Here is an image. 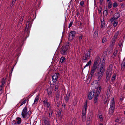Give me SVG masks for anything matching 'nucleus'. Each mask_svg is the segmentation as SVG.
Returning <instances> with one entry per match:
<instances>
[{
    "label": "nucleus",
    "mask_w": 125,
    "mask_h": 125,
    "mask_svg": "<svg viewBox=\"0 0 125 125\" xmlns=\"http://www.w3.org/2000/svg\"><path fill=\"white\" fill-rule=\"evenodd\" d=\"M105 71V68L103 67H100L99 69L95 74V75L97 78L98 81L101 80Z\"/></svg>",
    "instance_id": "f257e3e1"
},
{
    "label": "nucleus",
    "mask_w": 125,
    "mask_h": 125,
    "mask_svg": "<svg viewBox=\"0 0 125 125\" xmlns=\"http://www.w3.org/2000/svg\"><path fill=\"white\" fill-rule=\"evenodd\" d=\"M69 44L68 42L66 43L65 45L62 46L61 48L60 52L62 55H64L67 54L68 52V49Z\"/></svg>",
    "instance_id": "f03ea898"
},
{
    "label": "nucleus",
    "mask_w": 125,
    "mask_h": 125,
    "mask_svg": "<svg viewBox=\"0 0 125 125\" xmlns=\"http://www.w3.org/2000/svg\"><path fill=\"white\" fill-rule=\"evenodd\" d=\"M112 65L110 64L108 68L106 73V78L107 80L110 79V78L112 75Z\"/></svg>",
    "instance_id": "7ed1b4c3"
},
{
    "label": "nucleus",
    "mask_w": 125,
    "mask_h": 125,
    "mask_svg": "<svg viewBox=\"0 0 125 125\" xmlns=\"http://www.w3.org/2000/svg\"><path fill=\"white\" fill-rule=\"evenodd\" d=\"M97 62H94L93 65L91 70L90 74L91 76H93L97 68Z\"/></svg>",
    "instance_id": "20e7f679"
},
{
    "label": "nucleus",
    "mask_w": 125,
    "mask_h": 125,
    "mask_svg": "<svg viewBox=\"0 0 125 125\" xmlns=\"http://www.w3.org/2000/svg\"><path fill=\"white\" fill-rule=\"evenodd\" d=\"M31 21V17L29 18L28 21L27 23L25 29L24 31L25 32H27V33H29L30 29L31 27V24H30V21Z\"/></svg>",
    "instance_id": "39448f33"
},
{
    "label": "nucleus",
    "mask_w": 125,
    "mask_h": 125,
    "mask_svg": "<svg viewBox=\"0 0 125 125\" xmlns=\"http://www.w3.org/2000/svg\"><path fill=\"white\" fill-rule=\"evenodd\" d=\"M101 90V88L100 87H99L97 88L94 100V102L95 103H96L97 102L98 100L97 96H99Z\"/></svg>",
    "instance_id": "423d86ee"
},
{
    "label": "nucleus",
    "mask_w": 125,
    "mask_h": 125,
    "mask_svg": "<svg viewBox=\"0 0 125 125\" xmlns=\"http://www.w3.org/2000/svg\"><path fill=\"white\" fill-rule=\"evenodd\" d=\"M28 113L27 108V107H25L22 110L21 113V115L23 118H25L27 117Z\"/></svg>",
    "instance_id": "0eeeda50"
},
{
    "label": "nucleus",
    "mask_w": 125,
    "mask_h": 125,
    "mask_svg": "<svg viewBox=\"0 0 125 125\" xmlns=\"http://www.w3.org/2000/svg\"><path fill=\"white\" fill-rule=\"evenodd\" d=\"M76 35V32L74 31H72L69 34L68 38L69 41H71L74 38Z\"/></svg>",
    "instance_id": "6e6552de"
},
{
    "label": "nucleus",
    "mask_w": 125,
    "mask_h": 125,
    "mask_svg": "<svg viewBox=\"0 0 125 125\" xmlns=\"http://www.w3.org/2000/svg\"><path fill=\"white\" fill-rule=\"evenodd\" d=\"M87 100L84 103L83 107V108L82 111V115H86V113L87 107Z\"/></svg>",
    "instance_id": "1a4fd4ad"
},
{
    "label": "nucleus",
    "mask_w": 125,
    "mask_h": 125,
    "mask_svg": "<svg viewBox=\"0 0 125 125\" xmlns=\"http://www.w3.org/2000/svg\"><path fill=\"white\" fill-rule=\"evenodd\" d=\"M106 60V58L104 57H102L100 59V62L99 65H101L100 67H102L104 68H105V62Z\"/></svg>",
    "instance_id": "9d476101"
},
{
    "label": "nucleus",
    "mask_w": 125,
    "mask_h": 125,
    "mask_svg": "<svg viewBox=\"0 0 125 125\" xmlns=\"http://www.w3.org/2000/svg\"><path fill=\"white\" fill-rule=\"evenodd\" d=\"M120 17V14L119 13H116L115 14L113 18H111L110 21L111 22H113L114 21L116 20Z\"/></svg>",
    "instance_id": "9b49d317"
},
{
    "label": "nucleus",
    "mask_w": 125,
    "mask_h": 125,
    "mask_svg": "<svg viewBox=\"0 0 125 125\" xmlns=\"http://www.w3.org/2000/svg\"><path fill=\"white\" fill-rule=\"evenodd\" d=\"M96 93V92H95V91L94 90H93L91 92H90L89 93L88 95V98L90 100H91L94 97V94L95 95Z\"/></svg>",
    "instance_id": "f8f14e48"
},
{
    "label": "nucleus",
    "mask_w": 125,
    "mask_h": 125,
    "mask_svg": "<svg viewBox=\"0 0 125 125\" xmlns=\"http://www.w3.org/2000/svg\"><path fill=\"white\" fill-rule=\"evenodd\" d=\"M101 25L100 27L102 29H104L106 27V25L105 24V22L104 18L101 19Z\"/></svg>",
    "instance_id": "ddd939ff"
},
{
    "label": "nucleus",
    "mask_w": 125,
    "mask_h": 125,
    "mask_svg": "<svg viewBox=\"0 0 125 125\" xmlns=\"http://www.w3.org/2000/svg\"><path fill=\"white\" fill-rule=\"evenodd\" d=\"M115 103L114 100V98H113L110 102V108H115Z\"/></svg>",
    "instance_id": "4468645a"
},
{
    "label": "nucleus",
    "mask_w": 125,
    "mask_h": 125,
    "mask_svg": "<svg viewBox=\"0 0 125 125\" xmlns=\"http://www.w3.org/2000/svg\"><path fill=\"white\" fill-rule=\"evenodd\" d=\"M125 68V58H124L122 61L121 64V69L122 70H124Z\"/></svg>",
    "instance_id": "2eb2a0df"
},
{
    "label": "nucleus",
    "mask_w": 125,
    "mask_h": 125,
    "mask_svg": "<svg viewBox=\"0 0 125 125\" xmlns=\"http://www.w3.org/2000/svg\"><path fill=\"white\" fill-rule=\"evenodd\" d=\"M70 96V93H67V94L66 96L64 97V99L66 102L67 103L68 102Z\"/></svg>",
    "instance_id": "dca6fc26"
},
{
    "label": "nucleus",
    "mask_w": 125,
    "mask_h": 125,
    "mask_svg": "<svg viewBox=\"0 0 125 125\" xmlns=\"http://www.w3.org/2000/svg\"><path fill=\"white\" fill-rule=\"evenodd\" d=\"M116 39L115 38H113L111 41V44L110 46L112 48V49L113 48L114 45L115 44Z\"/></svg>",
    "instance_id": "f3484780"
},
{
    "label": "nucleus",
    "mask_w": 125,
    "mask_h": 125,
    "mask_svg": "<svg viewBox=\"0 0 125 125\" xmlns=\"http://www.w3.org/2000/svg\"><path fill=\"white\" fill-rule=\"evenodd\" d=\"M47 91L48 95L49 97L51 96V94L52 92V89L51 88H50L47 89Z\"/></svg>",
    "instance_id": "a211bd4d"
},
{
    "label": "nucleus",
    "mask_w": 125,
    "mask_h": 125,
    "mask_svg": "<svg viewBox=\"0 0 125 125\" xmlns=\"http://www.w3.org/2000/svg\"><path fill=\"white\" fill-rule=\"evenodd\" d=\"M6 81L5 80V79L4 78H2L1 80V85L0 86H1V87L3 88L4 86V85L5 83H6Z\"/></svg>",
    "instance_id": "6ab92c4d"
},
{
    "label": "nucleus",
    "mask_w": 125,
    "mask_h": 125,
    "mask_svg": "<svg viewBox=\"0 0 125 125\" xmlns=\"http://www.w3.org/2000/svg\"><path fill=\"white\" fill-rule=\"evenodd\" d=\"M115 108H110L109 110V114L111 115H113L114 112Z\"/></svg>",
    "instance_id": "aec40b11"
},
{
    "label": "nucleus",
    "mask_w": 125,
    "mask_h": 125,
    "mask_svg": "<svg viewBox=\"0 0 125 125\" xmlns=\"http://www.w3.org/2000/svg\"><path fill=\"white\" fill-rule=\"evenodd\" d=\"M98 35V31L97 30H96L93 35V37L94 38L97 37Z\"/></svg>",
    "instance_id": "412c9836"
},
{
    "label": "nucleus",
    "mask_w": 125,
    "mask_h": 125,
    "mask_svg": "<svg viewBox=\"0 0 125 125\" xmlns=\"http://www.w3.org/2000/svg\"><path fill=\"white\" fill-rule=\"evenodd\" d=\"M39 95H38L35 98L34 101V102L33 103V104H37V103L38 102V100L39 99Z\"/></svg>",
    "instance_id": "4be33fe9"
},
{
    "label": "nucleus",
    "mask_w": 125,
    "mask_h": 125,
    "mask_svg": "<svg viewBox=\"0 0 125 125\" xmlns=\"http://www.w3.org/2000/svg\"><path fill=\"white\" fill-rule=\"evenodd\" d=\"M17 121L16 122L17 124L18 125L21 123V118L20 117H17Z\"/></svg>",
    "instance_id": "5701e85b"
},
{
    "label": "nucleus",
    "mask_w": 125,
    "mask_h": 125,
    "mask_svg": "<svg viewBox=\"0 0 125 125\" xmlns=\"http://www.w3.org/2000/svg\"><path fill=\"white\" fill-rule=\"evenodd\" d=\"M60 94V92L58 91V90L57 92L56 93V99L58 100L59 98V96Z\"/></svg>",
    "instance_id": "b1692460"
},
{
    "label": "nucleus",
    "mask_w": 125,
    "mask_h": 125,
    "mask_svg": "<svg viewBox=\"0 0 125 125\" xmlns=\"http://www.w3.org/2000/svg\"><path fill=\"white\" fill-rule=\"evenodd\" d=\"M91 60H90L87 63L86 65L84 67V69L88 66H90L91 65Z\"/></svg>",
    "instance_id": "393cba45"
},
{
    "label": "nucleus",
    "mask_w": 125,
    "mask_h": 125,
    "mask_svg": "<svg viewBox=\"0 0 125 125\" xmlns=\"http://www.w3.org/2000/svg\"><path fill=\"white\" fill-rule=\"evenodd\" d=\"M89 59V58L87 57L86 55L83 56L82 58V60L85 61L84 62H86Z\"/></svg>",
    "instance_id": "a878e982"
},
{
    "label": "nucleus",
    "mask_w": 125,
    "mask_h": 125,
    "mask_svg": "<svg viewBox=\"0 0 125 125\" xmlns=\"http://www.w3.org/2000/svg\"><path fill=\"white\" fill-rule=\"evenodd\" d=\"M62 40V39L61 38V40H60V43H59V46H58V47L57 50H56V51L57 52H58L59 51V50H60V45L61 43Z\"/></svg>",
    "instance_id": "bb28decb"
},
{
    "label": "nucleus",
    "mask_w": 125,
    "mask_h": 125,
    "mask_svg": "<svg viewBox=\"0 0 125 125\" xmlns=\"http://www.w3.org/2000/svg\"><path fill=\"white\" fill-rule=\"evenodd\" d=\"M116 77V75L115 73L113 75L111 79V81L113 82L114 81Z\"/></svg>",
    "instance_id": "cd10ccee"
},
{
    "label": "nucleus",
    "mask_w": 125,
    "mask_h": 125,
    "mask_svg": "<svg viewBox=\"0 0 125 125\" xmlns=\"http://www.w3.org/2000/svg\"><path fill=\"white\" fill-rule=\"evenodd\" d=\"M65 58L63 57H61L60 59V62L61 63H63L64 61Z\"/></svg>",
    "instance_id": "c85d7f7f"
},
{
    "label": "nucleus",
    "mask_w": 125,
    "mask_h": 125,
    "mask_svg": "<svg viewBox=\"0 0 125 125\" xmlns=\"http://www.w3.org/2000/svg\"><path fill=\"white\" fill-rule=\"evenodd\" d=\"M88 58L90 57V51H88L86 52V54L85 55Z\"/></svg>",
    "instance_id": "c756f323"
},
{
    "label": "nucleus",
    "mask_w": 125,
    "mask_h": 125,
    "mask_svg": "<svg viewBox=\"0 0 125 125\" xmlns=\"http://www.w3.org/2000/svg\"><path fill=\"white\" fill-rule=\"evenodd\" d=\"M92 118L91 117L88 116L87 120V123H91V122Z\"/></svg>",
    "instance_id": "7c9ffc66"
},
{
    "label": "nucleus",
    "mask_w": 125,
    "mask_h": 125,
    "mask_svg": "<svg viewBox=\"0 0 125 125\" xmlns=\"http://www.w3.org/2000/svg\"><path fill=\"white\" fill-rule=\"evenodd\" d=\"M118 51L117 50H115L113 53V55H112L113 56H114L113 57H115V56L116 55L117 53V52Z\"/></svg>",
    "instance_id": "2f4dec72"
},
{
    "label": "nucleus",
    "mask_w": 125,
    "mask_h": 125,
    "mask_svg": "<svg viewBox=\"0 0 125 125\" xmlns=\"http://www.w3.org/2000/svg\"><path fill=\"white\" fill-rule=\"evenodd\" d=\"M103 14L105 15H107L108 14L107 9V8H106L104 10Z\"/></svg>",
    "instance_id": "473e14b6"
},
{
    "label": "nucleus",
    "mask_w": 125,
    "mask_h": 125,
    "mask_svg": "<svg viewBox=\"0 0 125 125\" xmlns=\"http://www.w3.org/2000/svg\"><path fill=\"white\" fill-rule=\"evenodd\" d=\"M45 123V125H50L49 122L47 121L45 119L43 120Z\"/></svg>",
    "instance_id": "72a5a7b5"
},
{
    "label": "nucleus",
    "mask_w": 125,
    "mask_h": 125,
    "mask_svg": "<svg viewBox=\"0 0 125 125\" xmlns=\"http://www.w3.org/2000/svg\"><path fill=\"white\" fill-rule=\"evenodd\" d=\"M113 22H114V23L113 24V26L115 27H116L118 24V22L116 20L114 21Z\"/></svg>",
    "instance_id": "f704fd0d"
},
{
    "label": "nucleus",
    "mask_w": 125,
    "mask_h": 125,
    "mask_svg": "<svg viewBox=\"0 0 125 125\" xmlns=\"http://www.w3.org/2000/svg\"><path fill=\"white\" fill-rule=\"evenodd\" d=\"M77 100L76 99H74L73 103V105L74 106H75L77 104Z\"/></svg>",
    "instance_id": "c9c22d12"
},
{
    "label": "nucleus",
    "mask_w": 125,
    "mask_h": 125,
    "mask_svg": "<svg viewBox=\"0 0 125 125\" xmlns=\"http://www.w3.org/2000/svg\"><path fill=\"white\" fill-rule=\"evenodd\" d=\"M82 120L83 122H84L86 120V115H82Z\"/></svg>",
    "instance_id": "e433bc0d"
},
{
    "label": "nucleus",
    "mask_w": 125,
    "mask_h": 125,
    "mask_svg": "<svg viewBox=\"0 0 125 125\" xmlns=\"http://www.w3.org/2000/svg\"><path fill=\"white\" fill-rule=\"evenodd\" d=\"M23 16H22L20 18L19 20L20 22L19 23L21 24L22 22L23 18Z\"/></svg>",
    "instance_id": "4c0bfd02"
},
{
    "label": "nucleus",
    "mask_w": 125,
    "mask_h": 125,
    "mask_svg": "<svg viewBox=\"0 0 125 125\" xmlns=\"http://www.w3.org/2000/svg\"><path fill=\"white\" fill-rule=\"evenodd\" d=\"M76 122L75 119H73L71 123L72 125H75Z\"/></svg>",
    "instance_id": "58836bf2"
},
{
    "label": "nucleus",
    "mask_w": 125,
    "mask_h": 125,
    "mask_svg": "<svg viewBox=\"0 0 125 125\" xmlns=\"http://www.w3.org/2000/svg\"><path fill=\"white\" fill-rule=\"evenodd\" d=\"M118 6V4L116 2H114L113 3V7L114 8H116Z\"/></svg>",
    "instance_id": "ea45409f"
},
{
    "label": "nucleus",
    "mask_w": 125,
    "mask_h": 125,
    "mask_svg": "<svg viewBox=\"0 0 125 125\" xmlns=\"http://www.w3.org/2000/svg\"><path fill=\"white\" fill-rule=\"evenodd\" d=\"M62 109H61L60 108V109L58 110V111L57 114L58 115L60 116L61 114V111H62Z\"/></svg>",
    "instance_id": "a19ab883"
},
{
    "label": "nucleus",
    "mask_w": 125,
    "mask_h": 125,
    "mask_svg": "<svg viewBox=\"0 0 125 125\" xmlns=\"http://www.w3.org/2000/svg\"><path fill=\"white\" fill-rule=\"evenodd\" d=\"M106 40L105 37H103L102 40V43H104L106 42Z\"/></svg>",
    "instance_id": "79ce46f5"
},
{
    "label": "nucleus",
    "mask_w": 125,
    "mask_h": 125,
    "mask_svg": "<svg viewBox=\"0 0 125 125\" xmlns=\"http://www.w3.org/2000/svg\"><path fill=\"white\" fill-rule=\"evenodd\" d=\"M79 41H80L82 39V38L83 37V35L81 34H80L79 35Z\"/></svg>",
    "instance_id": "37998d69"
},
{
    "label": "nucleus",
    "mask_w": 125,
    "mask_h": 125,
    "mask_svg": "<svg viewBox=\"0 0 125 125\" xmlns=\"http://www.w3.org/2000/svg\"><path fill=\"white\" fill-rule=\"evenodd\" d=\"M99 118L100 119V120L101 121H103V119L102 118V116L101 115H100L98 116Z\"/></svg>",
    "instance_id": "c03bdc74"
},
{
    "label": "nucleus",
    "mask_w": 125,
    "mask_h": 125,
    "mask_svg": "<svg viewBox=\"0 0 125 125\" xmlns=\"http://www.w3.org/2000/svg\"><path fill=\"white\" fill-rule=\"evenodd\" d=\"M112 7V4L111 2H109L108 3V8L110 9Z\"/></svg>",
    "instance_id": "a18cd8bd"
},
{
    "label": "nucleus",
    "mask_w": 125,
    "mask_h": 125,
    "mask_svg": "<svg viewBox=\"0 0 125 125\" xmlns=\"http://www.w3.org/2000/svg\"><path fill=\"white\" fill-rule=\"evenodd\" d=\"M100 57L99 56H98L96 58L95 60L96 61L95 62H97V64H98V62L99 61L100 59Z\"/></svg>",
    "instance_id": "49530a36"
},
{
    "label": "nucleus",
    "mask_w": 125,
    "mask_h": 125,
    "mask_svg": "<svg viewBox=\"0 0 125 125\" xmlns=\"http://www.w3.org/2000/svg\"><path fill=\"white\" fill-rule=\"evenodd\" d=\"M26 101L27 100L26 99H25L24 101H23L21 105H20V106H21L23 105V104H25L26 103Z\"/></svg>",
    "instance_id": "de8ad7c7"
},
{
    "label": "nucleus",
    "mask_w": 125,
    "mask_h": 125,
    "mask_svg": "<svg viewBox=\"0 0 125 125\" xmlns=\"http://www.w3.org/2000/svg\"><path fill=\"white\" fill-rule=\"evenodd\" d=\"M66 105L64 104H63L62 106V109H63L64 110H65V109Z\"/></svg>",
    "instance_id": "09e8293b"
},
{
    "label": "nucleus",
    "mask_w": 125,
    "mask_h": 125,
    "mask_svg": "<svg viewBox=\"0 0 125 125\" xmlns=\"http://www.w3.org/2000/svg\"><path fill=\"white\" fill-rule=\"evenodd\" d=\"M2 88L1 86H0V95L2 93Z\"/></svg>",
    "instance_id": "8fccbe9b"
},
{
    "label": "nucleus",
    "mask_w": 125,
    "mask_h": 125,
    "mask_svg": "<svg viewBox=\"0 0 125 125\" xmlns=\"http://www.w3.org/2000/svg\"><path fill=\"white\" fill-rule=\"evenodd\" d=\"M118 35V33H115L113 38H115V39H116L117 38V36Z\"/></svg>",
    "instance_id": "3c124183"
},
{
    "label": "nucleus",
    "mask_w": 125,
    "mask_h": 125,
    "mask_svg": "<svg viewBox=\"0 0 125 125\" xmlns=\"http://www.w3.org/2000/svg\"><path fill=\"white\" fill-rule=\"evenodd\" d=\"M80 5L81 6H83L84 4V2L83 1H82L80 2Z\"/></svg>",
    "instance_id": "603ef678"
},
{
    "label": "nucleus",
    "mask_w": 125,
    "mask_h": 125,
    "mask_svg": "<svg viewBox=\"0 0 125 125\" xmlns=\"http://www.w3.org/2000/svg\"><path fill=\"white\" fill-rule=\"evenodd\" d=\"M44 103L45 104V106L46 105V104L48 103L47 100H45L43 101Z\"/></svg>",
    "instance_id": "864d4df0"
},
{
    "label": "nucleus",
    "mask_w": 125,
    "mask_h": 125,
    "mask_svg": "<svg viewBox=\"0 0 125 125\" xmlns=\"http://www.w3.org/2000/svg\"><path fill=\"white\" fill-rule=\"evenodd\" d=\"M55 74H56V77L55 78V80H56L58 78V75H59V74L58 73H55ZM56 81H55V82H56Z\"/></svg>",
    "instance_id": "5fc2aeb1"
},
{
    "label": "nucleus",
    "mask_w": 125,
    "mask_h": 125,
    "mask_svg": "<svg viewBox=\"0 0 125 125\" xmlns=\"http://www.w3.org/2000/svg\"><path fill=\"white\" fill-rule=\"evenodd\" d=\"M73 22L72 21L71 22H70L69 24V26L68 27V28H70L72 26L73 24Z\"/></svg>",
    "instance_id": "6e6d98bb"
},
{
    "label": "nucleus",
    "mask_w": 125,
    "mask_h": 125,
    "mask_svg": "<svg viewBox=\"0 0 125 125\" xmlns=\"http://www.w3.org/2000/svg\"><path fill=\"white\" fill-rule=\"evenodd\" d=\"M58 84L57 85H56V86H55V91H56L55 90L56 89L57 90H58V88L59 87Z\"/></svg>",
    "instance_id": "4d7b16f0"
},
{
    "label": "nucleus",
    "mask_w": 125,
    "mask_h": 125,
    "mask_svg": "<svg viewBox=\"0 0 125 125\" xmlns=\"http://www.w3.org/2000/svg\"><path fill=\"white\" fill-rule=\"evenodd\" d=\"M122 44V42L121 41H120L118 43V45L120 47H121Z\"/></svg>",
    "instance_id": "13d9d810"
},
{
    "label": "nucleus",
    "mask_w": 125,
    "mask_h": 125,
    "mask_svg": "<svg viewBox=\"0 0 125 125\" xmlns=\"http://www.w3.org/2000/svg\"><path fill=\"white\" fill-rule=\"evenodd\" d=\"M10 125H18V124H17L16 122L13 123L11 124Z\"/></svg>",
    "instance_id": "bf43d9fd"
},
{
    "label": "nucleus",
    "mask_w": 125,
    "mask_h": 125,
    "mask_svg": "<svg viewBox=\"0 0 125 125\" xmlns=\"http://www.w3.org/2000/svg\"><path fill=\"white\" fill-rule=\"evenodd\" d=\"M46 107H47L48 108L50 106V104L48 103L46 105H45Z\"/></svg>",
    "instance_id": "052dcab7"
},
{
    "label": "nucleus",
    "mask_w": 125,
    "mask_h": 125,
    "mask_svg": "<svg viewBox=\"0 0 125 125\" xmlns=\"http://www.w3.org/2000/svg\"><path fill=\"white\" fill-rule=\"evenodd\" d=\"M14 3H11V4L10 5V7H11V8H12V7L14 5Z\"/></svg>",
    "instance_id": "680f3d73"
},
{
    "label": "nucleus",
    "mask_w": 125,
    "mask_h": 125,
    "mask_svg": "<svg viewBox=\"0 0 125 125\" xmlns=\"http://www.w3.org/2000/svg\"><path fill=\"white\" fill-rule=\"evenodd\" d=\"M54 76V75H53L52 76V81L53 82H54V81H55V80L53 78Z\"/></svg>",
    "instance_id": "e2e57ef3"
},
{
    "label": "nucleus",
    "mask_w": 125,
    "mask_h": 125,
    "mask_svg": "<svg viewBox=\"0 0 125 125\" xmlns=\"http://www.w3.org/2000/svg\"><path fill=\"white\" fill-rule=\"evenodd\" d=\"M119 121V120L118 119H116L115 120V121L116 122H118Z\"/></svg>",
    "instance_id": "0e129e2a"
},
{
    "label": "nucleus",
    "mask_w": 125,
    "mask_h": 125,
    "mask_svg": "<svg viewBox=\"0 0 125 125\" xmlns=\"http://www.w3.org/2000/svg\"><path fill=\"white\" fill-rule=\"evenodd\" d=\"M16 0H12V3L14 4Z\"/></svg>",
    "instance_id": "69168bd1"
},
{
    "label": "nucleus",
    "mask_w": 125,
    "mask_h": 125,
    "mask_svg": "<svg viewBox=\"0 0 125 125\" xmlns=\"http://www.w3.org/2000/svg\"><path fill=\"white\" fill-rule=\"evenodd\" d=\"M90 124L91 123L89 122L88 123H87L86 125H91Z\"/></svg>",
    "instance_id": "338daca9"
},
{
    "label": "nucleus",
    "mask_w": 125,
    "mask_h": 125,
    "mask_svg": "<svg viewBox=\"0 0 125 125\" xmlns=\"http://www.w3.org/2000/svg\"><path fill=\"white\" fill-rule=\"evenodd\" d=\"M52 113H51V114H50V113L49 114V115L50 117L51 116H52Z\"/></svg>",
    "instance_id": "774afa93"
}]
</instances>
